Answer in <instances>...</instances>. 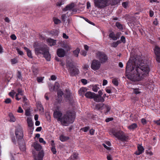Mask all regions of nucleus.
I'll use <instances>...</instances> for the list:
<instances>
[{
	"label": "nucleus",
	"mask_w": 160,
	"mask_h": 160,
	"mask_svg": "<svg viewBox=\"0 0 160 160\" xmlns=\"http://www.w3.org/2000/svg\"><path fill=\"white\" fill-rule=\"evenodd\" d=\"M150 71L149 66L147 63L132 57L127 64L126 76L132 81H139L148 75Z\"/></svg>",
	"instance_id": "1"
},
{
	"label": "nucleus",
	"mask_w": 160,
	"mask_h": 160,
	"mask_svg": "<svg viewBox=\"0 0 160 160\" xmlns=\"http://www.w3.org/2000/svg\"><path fill=\"white\" fill-rule=\"evenodd\" d=\"M75 114L74 112H68L61 118V123L63 125L68 126L72 123L75 119Z\"/></svg>",
	"instance_id": "2"
},
{
	"label": "nucleus",
	"mask_w": 160,
	"mask_h": 160,
	"mask_svg": "<svg viewBox=\"0 0 160 160\" xmlns=\"http://www.w3.org/2000/svg\"><path fill=\"white\" fill-rule=\"evenodd\" d=\"M35 52L36 54H42L47 61L50 60L51 55L49 52V49L46 45L42 47H38L35 49Z\"/></svg>",
	"instance_id": "3"
},
{
	"label": "nucleus",
	"mask_w": 160,
	"mask_h": 160,
	"mask_svg": "<svg viewBox=\"0 0 160 160\" xmlns=\"http://www.w3.org/2000/svg\"><path fill=\"white\" fill-rule=\"evenodd\" d=\"M66 67L71 76L73 77L78 74L79 70L74 66L73 63L71 61H67Z\"/></svg>",
	"instance_id": "4"
},
{
	"label": "nucleus",
	"mask_w": 160,
	"mask_h": 160,
	"mask_svg": "<svg viewBox=\"0 0 160 160\" xmlns=\"http://www.w3.org/2000/svg\"><path fill=\"white\" fill-rule=\"evenodd\" d=\"M111 0H94V6L100 9L109 6L111 3Z\"/></svg>",
	"instance_id": "5"
},
{
	"label": "nucleus",
	"mask_w": 160,
	"mask_h": 160,
	"mask_svg": "<svg viewBox=\"0 0 160 160\" xmlns=\"http://www.w3.org/2000/svg\"><path fill=\"white\" fill-rule=\"evenodd\" d=\"M110 134H112L118 139L122 141L126 140L127 137L124 134L123 132L121 131H117L115 130H112L110 132Z\"/></svg>",
	"instance_id": "6"
},
{
	"label": "nucleus",
	"mask_w": 160,
	"mask_h": 160,
	"mask_svg": "<svg viewBox=\"0 0 160 160\" xmlns=\"http://www.w3.org/2000/svg\"><path fill=\"white\" fill-rule=\"evenodd\" d=\"M96 58L99 60L101 63L106 62L108 60L107 55L104 52L98 51L96 53Z\"/></svg>",
	"instance_id": "7"
},
{
	"label": "nucleus",
	"mask_w": 160,
	"mask_h": 160,
	"mask_svg": "<svg viewBox=\"0 0 160 160\" xmlns=\"http://www.w3.org/2000/svg\"><path fill=\"white\" fill-rule=\"evenodd\" d=\"M101 63L98 60H93L91 66V68L95 71L98 70L100 67Z\"/></svg>",
	"instance_id": "8"
},
{
	"label": "nucleus",
	"mask_w": 160,
	"mask_h": 160,
	"mask_svg": "<svg viewBox=\"0 0 160 160\" xmlns=\"http://www.w3.org/2000/svg\"><path fill=\"white\" fill-rule=\"evenodd\" d=\"M15 135L18 140L22 139L23 137L22 129L21 126L18 127L16 130Z\"/></svg>",
	"instance_id": "9"
},
{
	"label": "nucleus",
	"mask_w": 160,
	"mask_h": 160,
	"mask_svg": "<svg viewBox=\"0 0 160 160\" xmlns=\"http://www.w3.org/2000/svg\"><path fill=\"white\" fill-rule=\"evenodd\" d=\"M154 51L156 56V60L158 62H160V48L157 46H155Z\"/></svg>",
	"instance_id": "10"
},
{
	"label": "nucleus",
	"mask_w": 160,
	"mask_h": 160,
	"mask_svg": "<svg viewBox=\"0 0 160 160\" xmlns=\"http://www.w3.org/2000/svg\"><path fill=\"white\" fill-rule=\"evenodd\" d=\"M74 4L73 3H72L66 6V7L63 9L62 10L63 11H72L71 13V14H72L73 12L77 11L76 10L74 9Z\"/></svg>",
	"instance_id": "11"
},
{
	"label": "nucleus",
	"mask_w": 160,
	"mask_h": 160,
	"mask_svg": "<svg viewBox=\"0 0 160 160\" xmlns=\"http://www.w3.org/2000/svg\"><path fill=\"white\" fill-rule=\"evenodd\" d=\"M44 156V152L42 150L41 151L38 153V155H34V160H42Z\"/></svg>",
	"instance_id": "12"
},
{
	"label": "nucleus",
	"mask_w": 160,
	"mask_h": 160,
	"mask_svg": "<svg viewBox=\"0 0 160 160\" xmlns=\"http://www.w3.org/2000/svg\"><path fill=\"white\" fill-rule=\"evenodd\" d=\"M93 99L95 101L97 102H103L105 100L104 99L102 96H99L98 94H96L95 93Z\"/></svg>",
	"instance_id": "13"
},
{
	"label": "nucleus",
	"mask_w": 160,
	"mask_h": 160,
	"mask_svg": "<svg viewBox=\"0 0 160 160\" xmlns=\"http://www.w3.org/2000/svg\"><path fill=\"white\" fill-rule=\"evenodd\" d=\"M62 115V114L61 112L59 111L56 110L54 111L53 113V116L54 118L57 119L58 121H61V117Z\"/></svg>",
	"instance_id": "14"
},
{
	"label": "nucleus",
	"mask_w": 160,
	"mask_h": 160,
	"mask_svg": "<svg viewBox=\"0 0 160 160\" xmlns=\"http://www.w3.org/2000/svg\"><path fill=\"white\" fill-rule=\"evenodd\" d=\"M57 53L59 57H63L66 54V52L62 48H58L57 50Z\"/></svg>",
	"instance_id": "15"
},
{
	"label": "nucleus",
	"mask_w": 160,
	"mask_h": 160,
	"mask_svg": "<svg viewBox=\"0 0 160 160\" xmlns=\"http://www.w3.org/2000/svg\"><path fill=\"white\" fill-rule=\"evenodd\" d=\"M18 93L16 95V99L17 100H19L21 98V97L20 96H22L23 93L22 90L20 88H18Z\"/></svg>",
	"instance_id": "16"
},
{
	"label": "nucleus",
	"mask_w": 160,
	"mask_h": 160,
	"mask_svg": "<svg viewBox=\"0 0 160 160\" xmlns=\"http://www.w3.org/2000/svg\"><path fill=\"white\" fill-rule=\"evenodd\" d=\"M94 95H95V93L90 91L87 92L85 94V96L87 98L90 99H93Z\"/></svg>",
	"instance_id": "17"
},
{
	"label": "nucleus",
	"mask_w": 160,
	"mask_h": 160,
	"mask_svg": "<svg viewBox=\"0 0 160 160\" xmlns=\"http://www.w3.org/2000/svg\"><path fill=\"white\" fill-rule=\"evenodd\" d=\"M138 151H136L135 154L137 155H139L144 151V149L142 146L139 145L138 146Z\"/></svg>",
	"instance_id": "18"
},
{
	"label": "nucleus",
	"mask_w": 160,
	"mask_h": 160,
	"mask_svg": "<svg viewBox=\"0 0 160 160\" xmlns=\"http://www.w3.org/2000/svg\"><path fill=\"white\" fill-rule=\"evenodd\" d=\"M32 146L34 147L35 149L37 151L40 150L42 148V146L36 142H34Z\"/></svg>",
	"instance_id": "19"
},
{
	"label": "nucleus",
	"mask_w": 160,
	"mask_h": 160,
	"mask_svg": "<svg viewBox=\"0 0 160 160\" xmlns=\"http://www.w3.org/2000/svg\"><path fill=\"white\" fill-rule=\"evenodd\" d=\"M48 44L50 46L55 45L56 44V40L51 38H48L47 40Z\"/></svg>",
	"instance_id": "20"
},
{
	"label": "nucleus",
	"mask_w": 160,
	"mask_h": 160,
	"mask_svg": "<svg viewBox=\"0 0 160 160\" xmlns=\"http://www.w3.org/2000/svg\"><path fill=\"white\" fill-rule=\"evenodd\" d=\"M87 89L86 88H82L78 91V93L80 96L83 95L87 91Z\"/></svg>",
	"instance_id": "21"
},
{
	"label": "nucleus",
	"mask_w": 160,
	"mask_h": 160,
	"mask_svg": "<svg viewBox=\"0 0 160 160\" xmlns=\"http://www.w3.org/2000/svg\"><path fill=\"white\" fill-rule=\"evenodd\" d=\"M105 104L103 103H98L96 105V108L98 110H103Z\"/></svg>",
	"instance_id": "22"
},
{
	"label": "nucleus",
	"mask_w": 160,
	"mask_h": 160,
	"mask_svg": "<svg viewBox=\"0 0 160 160\" xmlns=\"http://www.w3.org/2000/svg\"><path fill=\"white\" fill-rule=\"evenodd\" d=\"M27 122L28 126L29 127H32L33 125V123L32 118L30 117L27 118Z\"/></svg>",
	"instance_id": "23"
},
{
	"label": "nucleus",
	"mask_w": 160,
	"mask_h": 160,
	"mask_svg": "<svg viewBox=\"0 0 160 160\" xmlns=\"http://www.w3.org/2000/svg\"><path fill=\"white\" fill-rule=\"evenodd\" d=\"M9 117L10 118L9 121L10 122H15L16 119L15 117L14 116L13 114L11 113H9L8 114Z\"/></svg>",
	"instance_id": "24"
},
{
	"label": "nucleus",
	"mask_w": 160,
	"mask_h": 160,
	"mask_svg": "<svg viewBox=\"0 0 160 160\" xmlns=\"http://www.w3.org/2000/svg\"><path fill=\"white\" fill-rule=\"evenodd\" d=\"M111 108L108 105H105L104 107V111H105V114H107L109 113Z\"/></svg>",
	"instance_id": "25"
},
{
	"label": "nucleus",
	"mask_w": 160,
	"mask_h": 160,
	"mask_svg": "<svg viewBox=\"0 0 160 160\" xmlns=\"http://www.w3.org/2000/svg\"><path fill=\"white\" fill-rule=\"evenodd\" d=\"M60 140L62 142H65L69 139V138L68 137L64 136L63 135H61L59 137Z\"/></svg>",
	"instance_id": "26"
},
{
	"label": "nucleus",
	"mask_w": 160,
	"mask_h": 160,
	"mask_svg": "<svg viewBox=\"0 0 160 160\" xmlns=\"http://www.w3.org/2000/svg\"><path fill=\"white\" fill-rule=\"evenodd\" d=\"M109 37L112 39L114 40H116L118 39V38H116L115 34L114 32L111 33L109 35Z\"/></svg>",
	"instance_id": "27"
},
{
	"label": "nucleus",
	"mask_w": 160,
	"mask_h": 160,
	"mask_svg": "<svg viewBox=\"0 0 160 160\" xmlns=\"http://www.w3.org/2000/svg\"><path fill=\"white\" fill-rule=\"evenodd\" d=\"M99 85H95L92 86V90L95 92H97L98 90L99 89V87H98Z\"/></svg>",
	"instance_id": "28"
},
{
	"label": "nucleus",
	"mask_w": 160,
	"mask_h": 160,
	"mask_svg": "<svg viewBox=\"0 0 160 160\" xmlns=\"http://www.w3.org/2000/svg\"><path fill=\"white\" fill-rule=\"evenodd\" d=\"M80 51V49L78 48L75 50L73 51V53L75 57H78V54L79 53Z\"/></svg>",
	"instance_id": "29"
},
{
	"label": "nucleus",
	"mask_w": 160,
	"mask_h": 160,
	"mask_svg": "<svg viewBox=\"0 0 160 160\" xmlns=\"http://www.w3.org/2000/svg\"><path fill=\"white\" fill-rule=\"evenodd\" d=\"M116 26L120 30H122L123 29L122 25L119 22H117L116 23Z\"/></svg>",
	"instance_id": "30"
},
{
	"label": "nucleus",
	"mask_w": 160,
	"mask_h": 160,
	"mask_svg": "<svg viewBox=\"0 0 160 160\" xmlns=\"http://www.w3.org/2000/svg\"><path fill=\"white\" fill-rule=\"evenodd\" d=\"M58 97L60 98V100H61L63 94V92L61 90H59L58 91L57 93Z\"/></svg>",
	"instance_id": "31"
},
{
	"label": "nucleus",
	"mask_w": 160,
	"mask_h": 160,
	"mask_svg": "<svg viewBox=\"0 0 160 160\" xmlns=\"http://www.w3.org/2000/svg\"><path fill=\"white\" fill-rule=\"evenodd\" d=\"M137 127V124L135 123H134L129 126L128 128L130 129H133Z\"/></svg>",
	"instance_id": "32"
},
{
	"label": "nucleus",
	"mask_w": 160,
	"mask_h": 160,
	"mask_svg": "<svg viewBox=\"0 0 160 160\" xmlns=\"http://www.w3.org/2000/svg\"><path fill=\"white\" fill-rule=\"evenodd\" d=\"M120 43L119 41H117L116 42H113L111 44V46L112 47L115 48L116 47L118 44Z\"/></svg>",
	"instance_id": "33"
},
{
	"label": "nucleus",
	"mask_w": 160,
	"mask_h": 160,
	"mask_svg": "<svg viewBox=\"0 0 160 160\" xmlns=\"http://www.w3.org/2000/svg\"><path fill=\"white\" fill-rule=\"evenodd\" d=\"M112 82L113 84L116 86H118V81L117 78L113 79L112 80Z\"/></svg>",
	"instance_id": "34"
},
{
	"label": "nucleus",
	"mask_w": 160,
	"mask_h": 160,
	"mask_svg": "<svg viewBox=\"0 0 160 160\" xmlns=\"http://www.w3.org/2000/svg\"><path fill=\"white\" fill-rule=\"evenodd\" d=\"M63 48L67 49V50H69L71 49V46L68 44H64L63 45Z\"/></svg>",
	"instance_id": "35"
},
{
	"label": "nucleus",
	"mask_w": 160,
	"mask_h": 160,
	"mask_svg": "<svg viewBox=\"0 0 160 160\" xmlns=\"http://www.w3.org/2000/svg\"><path fill=\"white\" fill-rule=\"evenodd\" d=\"M32 70L33 72L35 75H36L38 74V70L37 68L33 67L32 68Z\"/></svg>",
	"instance_id": "36"
},
{
	"label": "nucleus",
	"mask_w": 160,
	"mask_h": 160,
	"mask_svg": "<svg viewBox=\"0 0 160 160\" xmlns=\"http://www.w3.org/2000/svg\"><path fill=\"white\" fill-rule=\"evenodd\" d=\"M16 92H14V90H12L11 92H10L9 93V95L12 97V98H14V95L15 94Z\"/></svg>",
	"instance_id": "37"
},
{
	"label": "nucleus",
	"mask_w": 160,
	"mask_h": 160,
	"mask_svg": "<svg viewBox=\"0 0 160 160\" xmlns=\"http://www.w3.org/2000/svg\"><path fill=\"white\" fill-rule=\"evenodd\" d=\"M17 77L20 80H22V76L21 75V72L19 71H18V73H17Z\"/></svg>",
	"instance_id": "38"
},
{
	"label": "nucleus",
	"mask_w": 160,
	"mask_h": 160,
	"mask_svg": "<svg viewBox=\"0 0 160 160\" xmlns=\"http://www.w3.org/2000/svg\"><path fill=\"white\" fill-rule=\"evenodd\" d=\"M89 128H90L89 127H85L82 128L81 129V130L86 132H87L89 129Z\"/></svg>",
	"instance_id": "39"
},
{
	"label": "nucleus",
	"mask_w": 160,
	"mask_h": 160,
	"mask_svg": "<svg viewBox=\"0 0 160 160\" xmlns=\"http://www.w3.org/2000/svg\"><path fill=\"white\" fill-rule=\"evenodd\" d=\"M27 55L29 58H32L31 51L30 50L27 51Z\"/></svg>",
	"instance_id": "40"
},
{
	"label": "nucleus",
	"mask_w": 160,
	"mask_h": 160,
	"mask_svg": "<svg viewBox=\"0 0 160 160\" xmlns=\"http://www.w3.org/2000/svg\"><path fill=\"white\" fill-rule=\"evenodd\" d=\"M38 108H39V109L40 111H43L44 110L43 108L42 107V106L41 105V104L40 103L38 102Z\"/></svg>",
	"instance_id": "41"
},
{
	"label": "nucleus",
	"mask_w": 160,
	"mask_h": 160,
	"mask_svg": "<svg viewBox=\"0 0 160 160\" xmlns=\"http://www.w3.org/2000/svg\"><path fill=\"white\" fill-rule=\"evenodd\" d=\"M134 93L136 94H139L141 93V92L139 91L138 88H136L133 89Z\"/></svg>",
	"instance_id": "42"
},
{
	"label": "nucleus",
	"mask_w": 160,
	"mask_h": 160,
	"mask_svg": "<svg viewBox=\"0 0 160 160\" xmlns=\"http://www.w3.org/2000/svg\"><path fill=\"white\" fill-rule=\"evenodd\" d=\"M31 113L30 111L28 109H27L25 110V115L27 116H29V117H30Z\"/></svg>",
	"instance_id": "43"
},
{
	"label": "nucleus",
	"mask_w": 160,
	"mask_h": 160,
	"mask_svg": "<svg viewBox=\"0 0 160 160\" xmlns=\"http://www.w3.org/2000/svg\"><path fill=\"white\" fill-rule=\"evenodd\" d=\"M128 3L127 2H124L122 3V5L124 8H126L128 6Z\"/></svg>",
	"instance_id": "44"
},
{
	"label": "nucleus",
	"mask_w": 160,
	"mask_h": 160,
	"mask_svg": "<svg viewBox=\"0 0 160 160\" xmlns=\"http://www.w3.org/2000/svg\"><path fill=\"white\" fill-rule=\"evenodd\" d=\"M39 141L40 142L42 143L43 144L45 145L46 144V142L42 138H39Z\"/></svg>",
	"instance_id": "45"
},
{
	"label": "nucleus",
	"mask_w": 160,
	"mask_h": 160,
	"mask_svg": "<svg viewBox=\"0 0 160 160\" xmlns=\"http://www.w3.org/2000/svg\"><path fill=\"white\" fill-rule=\"evenodd\" d=\"M51 150L53 154H55L57 152V151L55 147H52Z\"/></svg>",
	"instance_id": "46"
},
{
	"label": "nucleus",
	"mask_w": 160,
	"mask_h": 160,
	"mask_svg": "<svg viewBox=\"0 0 160 160\" xmlns=\"http://www.w3.org/2000/svg\"><path fill=\"white\" fill-rule=\"evenodd\" d=\"M54 22L55 24H58L61 22V21L58 19L55 18L54 20Z\"/></svg>",
	"instance_id": "47"
},
{
	"label": "nucleus",
	"mask_w": 160,
	"mask_h": 160,
	"mask_svg": "<svg viewBox=\"0 0 160 160\" xmlns=\"http://www.w3.org/2000/svg\"><path fill=\"white\" fill-rule=\"evenodd\" d=\"M16 50L18 53L21 55H22L23 54V52L21 51L18 48H17Z\"/></svg>",
	"instance_id": "48"
},
{
	"label": "nucleus",
	"mask_w": 160,
	"mask_h": 160,
	"mask_svg": "<svg viewBox=\"0 0 160 160\" xmlns=\"http://www.w3.org/2000/svg\"><path fill=\"white\" fill-rule=\"evenodd\" d=\"M81 82L84 85L88 83L87 80L85 79H82L81 80Z\"/></svg>",
	"instance_id": "49"
},
{
	"label": "nucleus",
	"mask_w": 160,
	"mask_h": 160,
	"mask_svg": "<svg viewBox=\"0 0 160 160\" xmlns=\"http://www.w3.org/2000/svg\"><path fill=\"white\" fill-rule=\"evenodd\" d=\"M11 102V99L9 98H8L6 99L4 101V102L7 104H8Z\"/></svg>",
	"instance_id": "50"
},
{
	"label": "nucleus",
	"mask_w": 160,
	"mask_h": 160,
	"mask_svg": "<svg viewBox=\"0 0 160 160\" xmlns=\"http://www.w3.org/2000/svg\"><path fill=\"white\" fill-rule=\"evenodd\" d=\"M17 112L18 113H22L23 112V111L21 107H19L17 110Z\"/></svg>",
	"instance_id": "51"
},
{
	"label": "nucleus",
	"mask_w": 160,
	"mask_h": 160,
	"mask_svg": "<svg viewBox=\"0 0 160 160\" xmlns=\"http://www.w3.org/2000/svg\"><path fill=\"white\" fill-rule=\"evenodd\" d=\"M81 53L82 55L83 56H85L87 53V51H85L84 50H82L81 51Z\"/></svg>",
	"instance_id": "52"
},
{
	"label": "nucleus",
	"mask_w": 160,
	"mask_h": 160,
	"mask_svg": "<svg viewBox=\"0 0 160 160\" xmlns=\"http://www.w3.org/2000/svg\"><path fill=\"white\" fill-rule=\"evenodd\" d=\"M72 156L73 158L77 159L78 158V154L76 153H73Z\"/></svg>",
	"instance_id": "53"
},
{
	"label": "nucleus",
	"mask_w": 160,
	"mask_h": 160,
	"mask_svg": "<svg viewBox=\"0 0 160 160\" xmlns=\"http://www.w3.org/2000/svg\"><path fill=\"white\" fill-rule=\"evenodd\" d=\"M141 122L142 124L143 125L146 124L147 123V121L146 119L144 118L142 119Z\"/></svg>",
	"instance_id": "54"
},
{
	"label": "nucleus",
	"mask_w": 160,
	"mask_h": 160,
	"mask_svg": "<svg viewBox=\"0 0 160 160\" xmlns=\"http://www.w3.org/2000/svg\"><path fill=\"white\" fill-rule=\"evenodd\" d=\"M62 21L65 22L66 18V15L65 14H62L61 16Z\"/></svg>",
	"instance_id": "55"
},
{
	"label": "nucleus",
	"mask_w": 160,
	"mask_h": 160,
	"mask_svg": "<svg viewBox=\"0 0 160 160\" xmlns=\"http://www.w3.org/2000/svg\"><path fill=\"white\" fill-rule=\"evenodd\" d=\"M20 148L22 151H24L25 150V148L24 145H20Z\"/></svg>",
	"instance_id": "56"
},
{
	"label": "nucleus",
	"mask_w": 160,
	"mask_h": 160,
	"mask_svg": "<svg viewBox=\"0 0 160 160\" xmlns=\"http://www.w3.org/2000/svg\"><path fill=\"white\" fill-rule=\"evenodd\" d=\"M11 62L12 64H14L17 62V61L15 59H13L11 60Z\"/></svg>",
	"instance_id": "57"
},
{
	"label": "nucleus",
	"mask_w": 160,
	"mask_h": 160,
	"mask_svg": "<svg viewBox=\"0 0 160 160\" xmlns=\"http://www.w3.org/2000/svg\"><path fill=\"white\" fill-rule=\"evenodd\" d=\"M56 77L55 75H52L51 76V80L55 81L56 79Z\"/></svg>",
	"instance_id": "58"
},
{
	"label": "nucleus",
	"mask_w": 160,
	"mask_h": 160,
	"mask_svg": "<svg viewBox=\"0 0 160 160\" xmlns=\"http://www.w3.org/2000/svg\"><path fill=\"white\" fill-rule=\"evenodd\" d=\"M121 41L124 43L125 42V37L123 36H122L121 38Z\"/></svg>",
	"instance_id": "59"
},
{
	"label": "nucleus",
	"mask_w": 160,
	"mask_h": 160,
	"mask_svg": "<svg viewBox=\"0 0 160 160\" xmlns=\"http://www.w3.org/2000/svg\"><path fill=\"white\" fill-rule=\"evenodd\" d=\"M113 120V118H108L106 119L105 121L106 122H108L109 121L112 120Z\"/></svg>",
	"instance_id": "60"
},
{
	"label": "nucleus",
	"mask_w": 160,
	"mask_h": 160,
	"mask_svg": "<svg viewBox=\"0 0 160 160\" xmlns=\"http://www.w3.org/2000/svg\"><path fill=\"white\" fill-rule=\"evenodd\" d=\"M10 37H11V39L13 40H16L17 38L16 36L14 34H12V35H11Z\"/></svg>",
	"instance_id": "61"
},
{
	"label": "nucleus",
	"mask_w": 160,
	"mask_h": 160,
	"mask_svg": "<svg viewBox=\"0 0 160 160\" xmlns=\"http://www.w3.org/2000/svg\"><path fill=\"white\" fill-rule=\"evenodd\" d=\"M95 130L93 129H91L90 130L89 132L91 135H93L94 134Z\"/></svg>",
	"instance_id": "62"
},
{
	"label": "nucleus",
	"mask_w": 160,
	"mask_h": 160,
	"mask_svg": "<svg viewBox=\"0 0 160 160\" xmlns=\"http://www.w3.org/2000/svg\"><path fill=\"white\" fill-rule=\"evenodd\" d=\"M91 7L90 3L89 2H87V8L88 9Z\"/></svg>",
	"instance_id": "63"
},
{
	"label": "nucleus",
	"mask_w": 160,
	"mask_h": 160,
	"mask_svg": "<svg viewBox=\"0 0 160 160\" xmlns=\"http://www.w3.org/2000/svg\"><path fill=\"white\" fill-rule=\"evenodd\" d=\"M153 122L157 125H160V119L158 120L154 121Z\"/></svg>",
	"instance_id": "64"
}]
</instances>
